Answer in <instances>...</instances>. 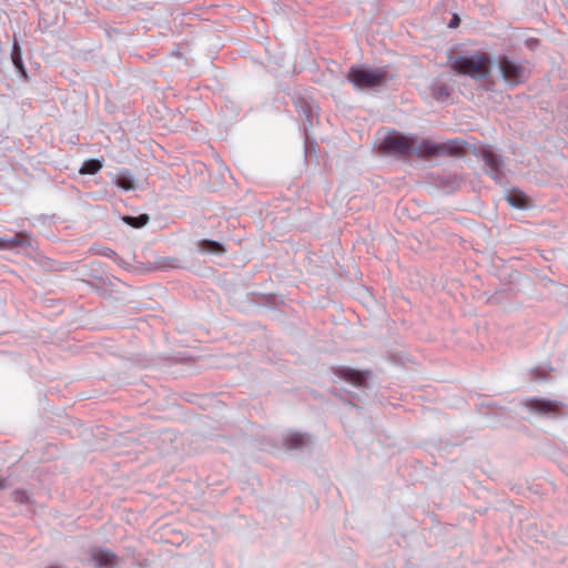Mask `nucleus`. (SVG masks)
Masks as SVG:
<instances>
[{
	"mask_svg": "<svg viewBox=\"0 0 568 568\" xmlns=\"http://www.w3.org/2000/svg\"><path fill=\"white\" fill-rule=\"evenodd\" d=\"M102 168V162L99 160H89L85 161L80 169V173L82 174H94Z\"/></svg>",
	"mask_w": 568,
	"mask_h": 568,
	"instance_id": "nucleus-8",
	"label": "nucleus"
},
{
	"mask_svg": "<svg viewBox=\"0 0 568 568\" xmlns=\"http://www.w3.org/2000/svg\"><path fill=\"white\" fill-rule=\"evenodd\" d=\"M381 146L392 153H415L418 156H430L439 153L443 148L429 140L403 135L398 132H388L384 135Z\"/></svg>",
	"mask_w": 568,
	"mask_h": 568,
	"instance_id": "nucleus-1",
	"label": "nucleus"
},
{
	"mask_svg": "<svg viewBox=\"0 0 568 568\" xmlns=\"http://www.w3.org/2000/svg\"><path fill=\"white\" fill-rule=\"evenodd\" d=\"M390 75L382 68H368L365 65L352 67L347 73V80L357 90H373L387 83Z\"/></svg>",
	"mask_w": 568,
	"mask_h": 568,
	"instance_id": "nucleus-2",
	"label": "nucleus"
},
{
	"mask_svg": "<svg viewBox=\"0 0 568 568\" xmlns=\"http://www.w3.org/2000/svg\"><path fill=\"white\" fill-rule=\"evenodd\" d=\"M116 185L125 191H130L135 187L133 180L125 175H122L116 180Z\"/></svg>",
	"mask_w": 568,
	"mask_h": 568,
	"instance_id": "nucleus-11",
	"label": "nucleus"
},
{
	"mask_svg": "<svg viewBox=\"0 0 568 568\" xmlns=\"http://www.w3.org/2000/svg\"><path fill=\"white\" fill-rule=\"evenodd\" d=\"M6 487V484L3 480H0V489L4 488Z\"/></svg>",
	"mask_w": 568,
	"mask_h": 568,
	"instance_id": "nucleus-17",
	"label": "nucleus"
},
{
	"mask_svg": "<svg viewBox=\"0 0 568 568\" xmlns=\"http://www.w3.org/2000/svg\"><path fill=\"white\" fill-rule=\"evenodd\" d=\"M12 59H13L14 64H16L18 68H20L21 59H20V53H18V52H17V49H16V50H14V52H13Z\"/></svg>",
	"mask_w": 568,
	"mask_h": 568,
	"instance_id": "nucleus-14",
	"label": "nucleus"
},
{
	"mask_svg": "<svg viewBox=\"0 0 568 568\" xmlns=\"http://www.w3.org/2000/svg\"><path fill=\"white\" fill-rule=\"evenodd\" d=\"M536 409L540 413L555 412L556 405L550 402L539 400L536 403Z\"/></svg>",
	"mask_w": 568,
	"mask_h": 568,
	"instance_id": "nucleus-12",
	"label": "nucleus"
},
{
	"mask_svg": "<svg viewBox=\"0 0 568 568\" xmlns=\"http://www.w3.org/2000/svg\"><path fill=\"white\" fill-rule=\"evenodd\" d=\"M490 61L487 55H474L469 58H458L454 61L453 68L462 74L474 79H483L489 72Z\"/></svg>",
	"mask_w": 568,
	"mask_h": 568,
	"instance_id": "nucleus-3",
	"label": "nucleus"
},
{
	"mask_svg": "<svg viewBox=\"0 0 568 568\" xmlns=\"http://www.w3.org/2000/svg\"><path fill=\"white\" fill-rule=\"evenodd\" d=\"M509 205L516 209H525L527 206V197L520 192H514L506 197Z\"/></svg>",
	"mask_w": 568,
	"mask_h": 568,
	"instance_id": "nucleus-7",
	"label": "nucleus"
},
{
	"mask_svg": "<svg viewBox=\"0 0 568 568\" xmlns=\"http://www.w3.org/2000/svg\"><path fill=\"white\" fill-rule=\"evenodd\" d=\"M498 72L509 85L518 84L526 75L525 67L506 57L498 60Z\"/></svg>",
	"mask_w": 568,
	"mask_h": 568,
	"instance_id": "nucleus-4",
	"label": "nucleus"
},
{
	"mask_svg": "<svg viewBox=\"0 0 568 568\" xmlns=\"http://www.w3.org/2000/svg\"><path fill=\"white\" fill-rule=\"evenodd\" d=\"M17 499H19L20 501H28L29 496L27 493H17Z\"/></svg>",
	"mask_w": 568,
	"mask_h": 568,
	"instance_id": "nucleus-15",
	"label": "nucleus"
},
{
	"mask_svg": "<svg viewBox=\"0 0 568 568\" xmlns=\"http://www.w3.org/2000/svg\"><path fill=\"white\" fill-rule=\"evenodd\" d=\"M28 243V239L24 235L16 234L9 237L0 239V247L1 248H13L18 245H23Z\"/></svg>",
	"mask_w": 568,
	"mask_h": 568,
	"instance_id": "nucleus-6",
	"label": "nucleus"
},
{
	"mask_svg": "<svg viewBox=\"0 0 568 568\" xmlns=\"http://www.w3.org/2000/svg\"><path fill=\"white\" fill-rule=\"evenodd\" d=\"M199 248L202 252H221L223 248L220 243L213 241H202L199 243Z\"/></svg>",
	"mask_w": 568,
	"mask_h": 568,
	"instance_id": "nucleus-10",
	"label": "nucleus"
},
{
	"mask_svg": "<svg viewBox=\"0 0 568 568\" xmlns=\"http://www.w3.org/2000/svg\"><path fill=\"white\" fill-rule=\"evenodd\" d=\"M123 221L133 227H142L149 222V216L146 214H142L139 216H125Z\"/></svg>",
	"mask_w": 568,
	"mask_h": 568,
	"instance_id": "nucleus-9",
	"label": "nucleus"
},
{
	"mask_svg": "<svg viewBox=\"0 0 568 568\" xmlns=\"http://www.w3.org/2000/svg\"><path fill=\"white\" fill-rule=\"evenodd\" d=\"M91 560L95 568H113L116 565L115 556L101 549L93 550Z\"/></svg>",
	"mask_w": 568,
	"mask_h": 568,
	"instance_id": "nucleus-5",
	"label": "nucleus"
},
{
	"mask_svg": "<svg viewBox=\"0 0 568 568\" xmlns=\"http://www.w3.org/2000/svg\"><path fill=\"white\" fill-rule=\"evenodd\" d=\"M458 22H459V19H458V17H456V16H455V17L450 20V22H449V27L454 28V27H456V26L458 24Z\"/></svg>",
	"mask_w": 568,
	"mask_h": 568,
	"instance_id": "nucleus-16",
	"label": "nucleus"
},
{
	"mask_svg": "<svg viewBox=\"0 0 568 568\" xmlns=\"http://www.w3.org/2000/svg\"><path fill=\"white\" fill-rule=\"evenodd\" d=\"M291 439L293 442L291 447H293V448H297V447H300L304 443L303 436L298 435V434L293 435Z\"/></svg>",
	"mask_w": 568,
	"mask_h": 568,
	"instance_id": "nucleus-13",
	"label": "nucleus"
}]
</instances>
